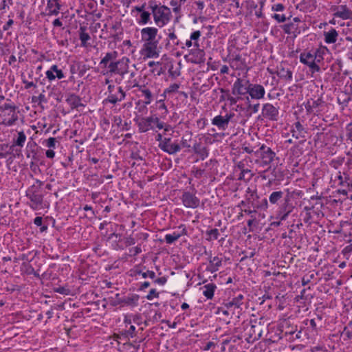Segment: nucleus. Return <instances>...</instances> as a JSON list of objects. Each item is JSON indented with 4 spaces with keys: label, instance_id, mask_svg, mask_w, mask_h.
<instances>
[{
    "label": "nucleus",
    "instance_id": "obj_36",
    "mask_svg": "<svg viewBox=\"0 0 352 352\" xmlns=\"http://www.w3.org/2000/svg\"><path fill=\"white\" fill-rule=\"evenodd\" d=\"M79 38L81 42V46L87 47V41L90 39V36L85 32V28L80 27Z\"/></svg>",
    "mask_w": 352,
    "mask_h": 352
},
{
    "label": "nucleus",
    "instance_id": "obj_43",
    "mask_svg": "<svg viewBox=\"0 0 352 352\" xmlns=\"http://www.w3.org/2000/svg\"><path fill=\"white\" fill-rule=\"evenodd\" d=\"M168 33H167L168 38L169 41H172L173 45L174 46H179L182 43L177 38V35L175 34L174 31H170V29L168 30Z\"/></svg>",
    "mask_w": 352,
    "mask_h": 352
},
{
    "label": "nucleus",
    "instance_id": "obj_32",
    "mask_svg": "<svg viewBox=\"0 0 352 352\" xmlns=\"http://www.w3.org/2000/svg\"><path fill=\"white\" fill-rule=\"evenodd\" d=\"M327 51L328 49L327 47L321 46L312 52L314 54L316 63H320L324 59L323 56Z\"/></svg>",
    "mask_w": 352,
    "mask_h": 352
},
{
    "label": "nucleus",
    "instance_id": "obj_4",
    "mask_svg": "<svg viewBox=\"0 0 352 352\" xmlns=\"http://www.w3.org/2000/svg\"><path fill=\"white\" fill-rule=\"evenodd\" d=\"M137 124L140 133H146L150 130L155 131L157 129L160 130L164 127L162 122L156 115L141 118Z\"/></svg>",
    "mask_w": 352,
    "mask_h": 352
},
{
    "label": "nucleus",
    "instance_id": "obj_15",
    "mask_svg": "<svg viewBox=\"0 0 352 352\" xmlns=\"http://www.w3.org/2000/svg\"><path fill=\"white\" fill-rule=\"evenodd\" d=\"M45 75L46 78L50 82L54 80L56 78L58 79H62L65 78V75L62 69H58V67L56 65H52L50 69L45 72Z\"/></svg>",
    "mask_w": 352,
    "mask_h": 352
},
{
    "label": "nucleus",
    "instance_id": "obj_9",
    "mask_svg": "<svg viewBox=\"0 0 352 352\" xmlns=\"http://www.w3.org/2000/svg\"><path fill=\"white\" fill-rule=\"evenodd\" d=\"M181 199L183 205L188 208H197L200 205V199L195 193L190 192H184Z\"/></svg>",
    "mask_w": 352,
    "mask_h": 352
},
{
    "label": "nucleus",
    "instance_id": "obj_55",
    "mask_svg": "<svg viewBox=\"0 0 352 352\" xmlns=\"http://www.w3.org/2000/svg\"><path fill=\"white\" fill-rule=\"evenodd\" d=\"M56 142V139L51 137L46 140V146L50 149L55 148Z\"/></svg>",
    "mask_w": 352,
    "mask_h": 352
},
{
    "label": "nucleus",
    "instance_id": "obj_37",
    "mask_svg": "<svg viewBox=\"0 0 352 352\" xmlns=\"http://www.w3.org/2000/svg\"><path fill=\"white\" fill-rule=\"evenodd\" d=\"M139 300V296L136 294L131 295L130 296H126L122 300V302H123L126 305H131L135 306L138 305Z\"/></svg>",
    "mask_w": 352,
    "mask_h": 352
},
{
    "label": "nucleus",
    "instance_id": "obj_47",
    "mask_svg": "<svg viewBox=\"0 0 352 352\" xmlns=\"http://www.w3.org/2000/svg\"><path fill=\"white\" fill-rule=\"evenodd\" d=\"M135 329H136L135 326L131 325L128 330H126L124 333H122V336L128 339L130 338H133L135 336Z\"/></svg>",
    "mask_w": 352,
    "mask_h": 352
},
{
    "label": "nucleus",
    "instance_id": "obj_21",
    "mask_svg": "<svg viewBox=\"0 0 352 352\" xmlns=\"http://www.w3.org/2000/svg\"><path fill=\"white\" fill-rule=\"evenodd\" d=\"M231 68L235 70H248L247 65L243 58L240 55H236L229 61Z\"/></svg>",
    "mask_w": 352,
    "mask_h": 352
},
{
    "label": "nucleus",
    "instance_id": "obj_24",
    "mask_svg": "<svg viewBox=\"0 0 352 352\" xmlns=\"http://www.w3.org/2000/svg\"><path fill=\"white\" fill-rule=\"evenodd\" d=\"M118 55V53L116 51L106 53L104 56L101 59L100 65L108 68V65L112 61H116Z\"/></svg>",
    "mask_w": 352,
    "mask_h": 352
},
{
    "label": "nucleus",
    "instance_id": "obj_45",
    "mask_svg": "<svg viewBox=\"0 0 352 352\" xmlns=\"http://www.w3.org/2000/svg\"><path fill=\"white\" fill-rule=\"evenodd\" d=\"M180 87V84L173 83L170 85L166 89H165L164 94H174L178 91V89Z\"/></svg>",
    "mask_w": 352,
    "mask_h": 352
},
{
    "label": "nucleus",
    "instance_id": "obj_17",
    "mask_svg": "<svg viewBox=\"0 0 352 352\" xmlns=\"http://www.w3.org/2000/svg\"><path fill=\"white\" fill-rule=\"evenodd\" d=\"M322 104L321 99L317 100L311 99L309 100L305 104L306 111L310 114H317L320 111V107Z\"/></svg>",
    "mask_w": 352,
    "mask_h": 352
},
{
    "label": "nucleus",
    "instance_id": "obj_56",
    "mask_svg": "<svg viewBox=\"0 0 352 352\" xmlns=\"http://www.w3.org/2000/svg\"><path fill=\"white\" fill-rule=\"evenodd\" d=\"M159 293L156 292L155 289H152L150 290L149 293L146 296V298L149 300H153L154 298H158Z\"/></svg>",
    "mask_w": 352,
    "mask_h": 352
},
{
    "label": "nucleus",
    "instance_id": "obj_35",
    "mask_svg": "<svg viewBox=\"0 0 352 352\" xmlns=\"http://www.w3.org/2000/svg\"><path fill=\"white\" fill-rule=\"evenodd\" d=\"M283 192L282 191H274L269 196V201L272 204H277L283 198Z\"/></svg>",
    "mask_w": 352,
    "mask_h": 352
},
{
    "label": "nucleus",
    "instance_id": "obj_39",
    "mask_svg": "<svg viewBox=\"0 0 352 352\" xmlns=\"http://www.w3.org/2000/svg\"><path fill=\"white\" fill-rule=\"evenodd\" d=\"M151 22V13L148 11L142 12L140 14V19L138 20V23L140 25H146Z\"/></svg>",
    "mask_w": 352,
    "mask_h": 352
},
{
    "label": "nucleus",
    "instance_id": "obj_20",
    "mask_svg": "<svg viewBox=\"0 0 352 352\" xmlns=\"http://www.w3.org/2000/svg\"><path fill=\"white\" fill-rule=\"evenodd\" d=\"M337 11L333 14L335 17L343 20L352 19V10L349 9L346 5H341L336 8Z\"/></svg>",
    "mask_w": 352,
    "mask_h": 352
},
{
    "label": "nucleus",
    "instance_id": "obj_60",
    "mask_svg": "<svg viewBox=\"0 0 352 352\" xmlns=\"http://www.w3.org/2000/svg\"><path fill=\"white\" fill-rule=\"evenodd\" d=\"M249 173H250V170H249V169H243L242 170H241V173H240L239 176V180H245L246 175H248Z\"/></svg>",
    "mask_w": 352,
    "mask_h": 352
},
{
    "label": "nucleus",
    "instance_id": "obj_12",
    "mask_svg": "<svg viewBox=\"0 0 352 352\" xmlns=\"http://www.w3.org/2000/svg\"><path fill=\"white\" fill-rule=\"evenodd\" d=\"M278 108L274 107L270 103L263 104L262 108V115L265 118L272 121H276L278 119Z\"/></svg>",
    "mask_w": 352,
    "mask_h": 352
},
{
    "label": "nucleus",
    "instance_id": "obj_54",
    "mask_svg": "<svg viewBox=\"0 0 352 352\" xmlns=\"http://www.w3.org/2000/svg\"><path fill=\"white\" fill-rule=\"evenodd\" d=\"M32 102H38V103H41V102H47V99H46V97L43 94H39L38 96H33L32 97Z\"/></svg>",
    "mask_w": 352,
    "mask_h": 352
},
{
    "label": "nucleus",
    "instance_id": "obj_62",
    "mask_svg": "<svg viewBox=\"0 0 352 352\" xmlns=\"http://www.w3.org/2000/svg\"><path fill=\"white\" fill-rule=\"evenodd\" d=\"M167 281V278L165 276H162L154 280L155 283H157L160 285H164Z\"/></svg>",
    "mask_w": 352,
    "mask_h": 352
},
{
    "label": "nucleus",
    "instance_id": "obj_18",
    "mask_svg": "<svg viewBox=\"0 0 352 352\" xmlns=\"http://www.w3.org/2000/svg\"><path fill=\"white\" fill-rule=\"evenodd\" d=\"M208 262L209 265L206 267V271L212 274L217 272L222 266L223 258L219 256L212 257L210 256Z\"/></svg>",
    "mask_w": 352,
    "mask_h": 352
},
{
    "label": "nucleus",
    "instance_id": "obj_8",
    "mask_svg": "<svg viewBox=\"0 0 352 352\" xmlns=\"http://www.w3.org/2000/svg\"><path fill=\"white\" fill-rule=\"evenodd\" d=\"M234 116L233 112L227 113L225 116L218 115L212 119L211 123L219 129L224 131L228 127V124Z\"/></svg>",
    "mask_w": 352,
    "mask_h": 352
},
{
    "label": "nucleus",
    "instance_id": "obj_11",
    "mask_svg": "<svg viewBox=\"0 0 352 352\" xmlns=\"http://www.w3.org/2000/svg\"><path fill=\"white\" fill-rule=\"evenodd\" d=\"M18 113L16 108H12L6 113H1L0 117L2 118L1 124L7 126L14 125L19 119Z\"/></svg>",
    "mask_w": 352,
    "mask_h": 352
},
{
    "label": "nucleus",
    "instance_id": "obj_50",
    "mask_svg": "<svg viewBox=\"0 0 352 352\" xmlns=\"http://www.w3.org/2000/svg\"><path fill=\"white\" fill-rule=\"evenodd\" d=\"M12 108H16V107L13 103L6 102L0 104L1 113H6V111L12 109Z\"/></svg>",
    "mask_w": 352,
    "mask_h": 352
},
{
    "label": "nucleus",
    "instance_id": "obj_40",
    "mask_svg": "<svg viewBox=\"0 0 352 352\" xmlns=\"http://www.w3.org/2000/svg\"><path fill=\"white\" fill-rule=\"evenodd\" d=\"M338 102L344 107H346L351 100V97L346 93L342 92L337 97Z\"/></svg>",
    "mask_w": 352,
    "mask_h": 352
},
{
    "label": "nucleus",
    "instance_id": "obj_19",
    "mask_svg": "<svg viewBox=\"0 0 352 352\" xmlns=\"http://www.w3.org/2000/svg\"><path fill=\"white\" fill-rule=\"evenodd\" d=\"M249 91V85L247 87L245 83H243V80L238 78L234 82L232 87V94L238 95H245L248 94Z\"/></svg>",
    "mask_w": 352,
    "mask_h": 352
},
{
    "label": "nucleus",
    "instance_id": "obj_29",
    "mask_svg": "<svg viewBox=\"0 0 352 352\" xmlns=\"http://www.w3.org/2000/svg\"><path fill=\"white\" fill-rule=\"evenodd\" d=\"M291 212L292 210L288 208V206L285 203L279 208V210L277 211L276 218L280 221H285L287 219Z\"/></svg>",
    "mask_w": 352,
    "mask_h": 352
},
{
    "label": "nucleus",
    "instance_id": "obj_38",
    "mask_svg": "<svg viewBox=\"0 0 352 352\" xmlns=\"http://www.w3.org/2000/svg\"><path fill=\"white\" fill-rule=\"evenodd\" d=\"M283 30L287 34L295 33L298 30V25L294 23H287L283 26Z\"/></svg>",
    "mask_w": 352,
    "mask_h": 352
},
{
    "label": "nucleus",
    "instance_id": "obj_5",
    "mask_svg": "<svg viewBox=\"0 0 352 352\" xmlns=\"http://www.w3.org/2000/svg\"><path fill=\"white\" fill-rule=\"evenodd\" d=\"M257 157L256 163L261 168L268 166L274 160L276 153L268 146L263 144L255 152Z\"/></svg>",
    "mask_w": 352,
    "mask_h": 352
},
{
    "label": "nucleus",
    "instance_id": "obj_6",
    "mask_svg": "<svg viewBox=\"0 0 352 352\" xmlns=\"http://www.w3.org/2000/svg\"><path fill=\"white\" fill-rule=\"evenodd\" d=\"M129 58L124 56L122 58L112 61L108 65V72L111 74H128L129 73Z\"/></svg>",
    "mask_w": 352,
    "mask_h": 352
},
{
    "label": "nucleus",
    "instance_id": "obj_3",
    "mask_svg": "<svg viewBox=\"0 0 352 352\" xmlns=\"http://www.w3.org/2000/svg\"><path fill=\"white\" fill-rule=\"evenodd\" d=\"M36 184L32 185L26 191V196L30 200V207L33 210L40 208L43 201V195L41 193L43 182L36 179Z\"/></svg>",
    "mask_w": 352,
    "mask_h": 352
},
{
    "label": "nucleus",
    "instance_id": "obj_58",
    "mask_svg": "<svg viewBox=\"0 0 352 352\" xmlns=\"http://www.w3.org/2000/svg\"><path fill=\"white\" fill-rule=\"evenodd\" d=\"M168 73H169L170 76L173 78H176L180 75L179 70V69L173 70V66L168 69Z\"/></svg>",
    "mask_w": 352,
    "mask_h": 352
},
{
    "label": "nucleus",
    "instance_id": "obj_33",
    "mask_svg": "<svg viewBox=\"0 0 352 352\" xmlns=\"http://www.w3.org/2000/svg\"><path fill=\"white\" fill-rule=\"evenodd\" d=\"M225 307L228 309H230L232 311V314H234L236 310L237 311V314H239L240 310H241V305L239 304L237 300H235V298H232L231 300L228 301L225 303Z\"/></svg>",
    "mask_w": 352,
    "mask_h": 352
},
{
    "label": "nucleus",
    "instance_id": "obj_27",
    "mask_svg": "<svg viewBox=\"0 0 352 352\" xmlns=\"http://www.w3.org/2000/svg\"><path fill=\"white\" fill-rule=\"evenodd\" d=\"M138 90L142 93V96L144 97V102L146 104H149L153 99V96L151 91L146 87V85H140L139 87H136Z\"/></svg>",
    "mask_w": 352,
    "mask_h": 352
},
{
    "label": "nucleus",
    "instance_id": "obj_41",
    "mask_svg": "<svg viewBox=\"0 0 352 352\" xmlns=\"http://www.w3.org/2000/svg\"><path fill=\"white\" fill-rule=\"evenodd\" d=\"M201 36V32L199 30L194 31L190 36V39L193 42V46L196 48L199 47V40Z\"/></svg>",
    "mask_w": 352,
    "mask_h": 352
},
{
    "label": "nucleus",
    "instance_id": "obj_10",
    "mask_svg": "<svg viewBox=\"0 0 352 352\" xmlns=\"http://www.w3.org/2000/svg\"><path fill=\"white\" fill-rule=\"evenodd\" d=\"M159 148L163 151L174 155L181 150V146L177 142H172L170 138H164L162 143H159Z\"/></svg>",
    "mask_w": 352,
    "mask_h": 352
},
{
    "label": "nucleus",
    "instance_id": "obj_53",
    "mask_svg": "<svg viewBox=\"0 0 352 352\" xmlns=\"http://www.w3.org/2000/svg\"><path fill=\"white\" fill-rule=\"evenodd\" d=\"M272 18L276 20L278 23H283L287 20V17L285 14H274L272 15Z\"/></svg>",
    "mask_w": 352,
    "mask_h": 352
},
{
    "label": "nucleus",
    "instance_id": "obj_57",
    "mask_svg": "<svg viewBox=\"0 0 352 352\" xmlns=\"http://www.w3.org/2000/svg\"><path fill=\"white\" fill-rule=\"evenodd\" d=\"M207 124V120L204 118H200L197 121V126L199 129H204Z\"/></svg>",
    "mask_w": 352,
    "mask_h": 352
},
{
    "label": "nucleus",
    "instance_id": "obj_63",
    "mask_svg": "<svg viewBox=\"0 0 352 352\" xmlns=\"http://www.w3.org/2000/svg\"><path fill=\"white\" fill-rule=\"evenodd\" d=\"M23 83L25 85V89H30L31 87H35L36 85L33 82H28L25 79L22 80Z\"/></svg>",
    "mask_w": 352,
    "mask_h": 352
},
{
    "label": "nucleus",
    "instance_id": "obj_16",
    "mask_svg": "<svg viewBox=\"0 0 352 352\" xmlns=\"http://www.w3.org/2000/svg\"><path fill=\"white\" fill-rule=\"evenodd\" d=\"M179 228L182 229L180 232H174L173 234H167L165 235L164 239L166 243L172 244L177 241L182 236L187 235L188 231L185 225L181 224Z\"/></svg>",
    "mask_w": 352,
    "mask_h": 352
},
{
    "label": "nucleus",
    "instance_id": "obj_61",
    "mask_svg": "<svg viewBox=\"0 0 352 352\" xmlns=\"http://www.w3.org/2000/svg\"><path fill=\"white\" fill-rule=\"evenodd\" d=\"M117 77L115 78V82L118 85H120L122 83L125 76L127 74H117Z\"/></svg>",
    "mask_w": 352,
    "mask_h": 352
},
{
    "label": "nucleus",
    "instance_id": "obj_7",
    "mask_svg": "<svg viewBox=\"0 0 352 352\" xmlns=\"http://www.w3.org/2000/svg\"><path fill=\"white\" fill-rule=\"evenodd\" d=\"M299 59L300 63L309 67L311 73L320 71V66L316 63L314 54L311 52H303L300 54Z\"/></svg>",
    "mask_w": 352,
    "mask_h": 352
},
{
    "label": "nucleus",
    "instance_id": "obj_30",
    "mask_svg": "<svg viewBox=\"0 0 352 352\" xmlns=\"http://www.w3.org/2000/svg\"><path fill=\"white\" fill-rule=\"evenodd\" d=\"M193 150L196 154L199 155L201 160H204L208 156V149L207 147L201 145V143H196L193 146Z\"/></svg>",
    "mask_w": 352,
    "mask_h": 352
},
{
    "label": "nucleus",
    "instance_id": "obj_49",
    "mask_svg": "<svg viewBox=\"0 0 352 352\" xmlns=\"http://www.w3.org/2000/svg\"><path fill=\"white\" fill-rule=\"evenodd\" d=\"M206 234L210 236L208 240L217 239L219 235V230L217 228H213L206 231Z\"/></svg>",
    "mask_w": 352,
    "mask_h": 352
},
{
    "label": "nucleus",
    "instance_id": "obj_23",
    "mask_svg": "<svg viewBox=\"0 0 352 352\" xmlns=\"http://www.w3.org/2000/svg\"><path fill=\"white\" fill-rule=\"evenodd\" d=\"M60 6L58 3V0H48L47 3V10L48 11V15H58Z\"/></svg>",
    "mask_w": 352,
    "mask_h": 352
},
{
    "label": "nucleus",
    "instance_id": "obj_1",
    "mask_svg": "<svg viewBox=\"0 0 352 352\" xmlns=\"http://www.w3.org/2000/svg\"><path fill=\"white\" fill-rule=\"evenodd\" d=\"M158 30L154 27H146L141 30V38L144 42L140 53L146 58H157L160 55L157 38Z\"/></svg>",
    "mask_w": 352,
    "mask_h": 352
},
{
    "label": "nucleus",
    "instance_id": "obj_59",
    "mask_svg": "<svg viewBox=\"0 0 352 352\" xmlns=\"http://www.w3.org/2000/svg\"><path fill=\"white\" fill-rule=\"evenodd\" d=\"M285 6L282 3H277L272 6V10L275 12H281L284 10Z\"/></svg>",
    "mask_w": 352,
    "mask_h": 352
},
{
    "label": "nucleus",
    "instance_id": "obj_31",
    "mask_svg": "<svg viewBox=\"0 0 352 352\" xmlns=\"http://www.w3.org/2000/svg\"><path fill=\"white\" fill-rule=\"evenodd\" d=\"M128 74H129V78L124 82V88L126 89V90L128 91L133 88H135V87H139V83L138 80L135 78H134L135 76V72L133 71H129V73Z\"/></svg>",
    "mask_w": 352,
    "mask_h": 352
},
{
    "label": "nucleus",
    "instance_id": "obj_26",
    "mask_svg": "<svg viewBox=\"0 0 352 352\" xmlns=\"http://www.w3.org/2000/svg\"><path fill=\"white\" fill-rule=\"evenodd\" d=\"M217 287L214 283H208L204 285L200 288L202 290L203 295L207 298V299H212L214 296V293Z\"/></svg>",
    "mask_w": 352,
    "mask_h": 352
},
{
    "label": "nucleus",
    "instance_id": "obj_64",
    "mask_svg": "<svg viewBox=\"0 0 352 352\" xmlns=\"http://www.w3.org/2000/svg\"><path fill=\"white\" fill-rule=\"evenodd\" d=\"M190 140V137L189 136L188 139L186 138L185 136H184L182 139V145L184 148H189L190 145L188 144V141Z\"/></svg>",
    "mask_w": 352,
    "mask_h": 352
},
{
    "label": "nucleus",
    "instance_id": "obj_2",
    "mask_svg": "<svg viewBox=\"0 0 352 352\" xmlns=\"http://www.w3.org/2000/svg\"><path fill=\"white\" fill-rule=\"evenodd\" d=\"M149 8L153 17L155 25L159 28L166 25L172 19L170 9L166 6L149 2Z\"/></svg>",
    "mask_w": 352,
    "mask_h": 352
},
{
    "label": "nucleus",
    "instance_id": "obj_34",
    "mask_svg": "<svg viewBox=\"0 0 352 352\" xmlns=\"http://www.w3.org/2000/svg\"><path fill=\"white\" fill-rule=\"evenodd\" d=\"M277 75L282 79L291 81L292 80V72L289 69H285L283 67L279 68L277 71Z\"/></svg>",
    "mask_w": 352,
    "mask_h": 352
},
{
    "label": "nucleus",
    "instance_id": "obj_25",
    "mask_svg": "<svg viewBox=\"0 0 352 352\" xmlns=\"http://www.w3.org/2000/svg\"><path fill=\"white\" fill-rule=\"evenodd\" d=\"M66 102L72 109H76L83 106L81 103L80 98L74 94H69L66 99Z\"/></svg>",
    "mask_w": 352,
    "mask_h": 352
},
{
    "label": "nucleus",
    "instance_id": "obj_51",
    "mask_svg": "<svg viewBox=\"0 0 352 352\" xmlns=\"http://www.w3.org/2000/svg\"><path fill=\"white\" fill-rule=\"evenodd\" d=\"M182 2L177 0H170V5L173 7V10L175 12H178L180 10V7Z\"/></svg>",
    "mask_w": 352,
    "mask_h": 352
},
{
    "label": "nucleus",
    "instance_id": "obj_22",
    "mask_svg": "<svg viewBox=\"0 0 352 352\" xmlns=\"http://www.w3.org/2000/svg\"><path fill=\"white\" fill-rule=\"evenodd\" d=\"M291 133L292 137L295 138L296 139H300L305 137L307 131L300 122H296L292 126Z\"/></svg>",
    "mask_w": 352,
    "mask_h": 352
},
{
    "label": "nucleus",
    "instance_id": "obj_48",
    "mask_svg": "<svg viewBox=\"0 0 352 352\" xmlns=\"http://www.w3.org/2000/svg\"><path fill=\"white\" fill-rule=\"evenodd\" d=\"M336 178L338 180V184L340 186H344V183H346L349 179V177L348 175L344 173V175H342L340 172H338V175L336 176Z\"/></svg>",
    "mask_w": 352,
    "mask_h": 352
},
{
    "label": "nucleus",
    "instance_id": "obj_14",
    "mask_svg": "<svg viewBox=\"0 0 352 352\" xmlns=\"http://www.w3.org/2000/svg\"><path fill=\"white\" fill-rule=\"evenodd\" d=\"M265 91L263 86L258 84H249V95L252 99L259 100L264 97Z\"/></svg>",
    "mask_w": 352,
    "mask_h": 352
},
{
    "label": "nucleus",
    "instance_id": "obj_13",
    "mask_svg": "<svg viewBox=\"0 0 352 352\" xmlns=\"http://www.w3.org/2000/svg\"><path fill=\"white\" fill-rule=\"evenodd\" d=\"M117 91L113 94H109L107 97L104 99V102L116 104V103L122 101L126 97V94L122 87L116 88Z\"/></svg>",
    "mask_w": 352,
    "mask_h": 352
},
{
    "label": "nucleus",
    "instance_id": "obj_52",
    "mask_svg": "<svg viewBox=\"0 0 352 352\" xmlns=\"http://www.w3.org/2000/svg\"><path fill=\"white\" fill-rule=\"evenodd\" d=\"M160 65H161V63L160 62H155V61L152 60V61H149L148 63V66L149 67H153V69L151 70V72L155 73V72H157V74L158 75L160 74V70H157V68H155L154 67H159Z\"/></svg>",
    "mask_w": 352,
    "mask_h": 352
},
{
    "label": "nucleus",
    "instance_id": "obj_42",
    "mask_svg": "<svg viewBox=\"0 0 352 352\" xmlns=\"http://www.w3.org/2000/svg\"><path fill=\"white\" fill-rule=\"evenodd\" d=\"M25 140H26V135H25V133L23 131H19L18 133V137H17L16 140L14 141V145H12V146H14L15 145V146H18L20 147H23L25 144Z\"/></svg>",
    "mask_w": 352,
    "mask_h": 352
},
{
    "label": "nucleus",
    "instance_id": "obj_44",
    "mask_svg": "<svg viewBox=\"0 0 352 352\" xmlns=\"http://www.w3.org/2000/svg\"><path fill=\"white\" fill-rule=\"evenodd\" d=\"M135 274L142 275V278H149L151 279H155V273L153 271L147 270L146 272H144L141 270H135Z\"/></svg>",
    "mask_w": 352,
    "mask_h": 352
},
{
    "label": "nucleus",
    "instance_id": "obj_28",
    "mask_svg": "<svg viewBox=\"0 0 352 352\" xmlns=\"http://www.w3.org/2000/svg\"><path fill=\"white\" fill-rule=\"evenodd\" d=\"M324 41L326 43H335L338 36V32L334 28H331L328 32H324Z\"/></svg>",
    "mask_w": 352,
    "mask_h": 352
},
{
    "label": "nucleus",
    "instance_id": "obj_46",
    "mask_svg": "<svg viewBox=\"0 0 352 352\" xmlns=\"http://www.w3.org/2000/svg\"><path fill=\"white\" fill-rule=\"evenodd\" d=\"M8 144H0V158H5L10 153Z\"/></svg>",
    "mask_w": 352,
    "mask_h": 352
}]
</instances>
